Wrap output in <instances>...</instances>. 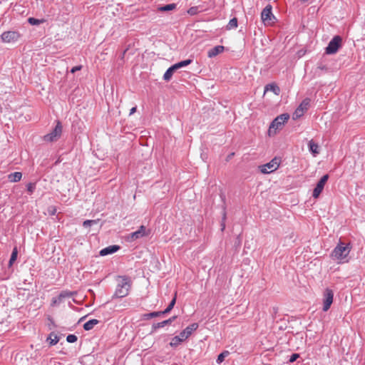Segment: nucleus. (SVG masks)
I'll use <instances>...</instances> for the list:
<instances>
[{
    "mask_svg": "<svg viewBox=\"0 0 365 365\" xmlns=\"http://www.w3.org/2000/svg\"><path fill=\"white\" fill-rule=\"evenodd\" d=\"M117 287L113 297L123 298L129 294L131 287V281L126 276H118L117 279Z\"/></svg>",
    "mask_w": 365,
    "mask_h": 365,
    "instance_id": "obj_1",
    "label": "nucleus"
},
{
    "mask_svg": "<svg viewBox=\"0 0 365 365\" xmlns=\"http://www.w3.org/2000/svg\"><path fill=\"white\" fill-rule=\"evenodd\" d=\"M197 327L198 324L197 323H192L189 325L182 331L178 336H175L172 339L170 345L171 346H177L182 341L187 339L192 334V331H195Z\"/></svg>",
    "mask_w": 365,
    "mask_h": 365,
    "instance_id": "obj_2",
    "label": "nucleus"
},
{
    "mask_svg": "<svg viewBox=\"0 0 365 365\" xmlns=\"http://www.w3.org/2000/svg\"><path fill=\"white\" fill-rule=\"evenodd\" d=\"M289 115L288 113H283L275 118L269 128V135H274L276 130L282 129L284 124L289 120Z\"/></svg>",
    "mask_w": 365,
    "mask_h": 365,
    "instance_id": "obj_3",
    "label": "nucleus"
},
{
    "mask_svg": "<svg viewBox=\"0 0 365 365\" xmlns=\"http://www.w3.org/2000/svg\"><path fill=\"white\" fill-rule=\"evenodd\" d=\"M62 133L61 123L58 120L55 128L48 134L43 136V140L46 142H55L58 140Z\"/></svg>",
    "mask_w": 365,
    "mask_h": 365,
    "instance_id": "obj_4",
    "label": "nucleus"
},
{
    "mask_svg": "<svg viewBox=\"0 0 365 365\" xmlns=\"http://www.w3.org/2000/svg\"><path fill=\"white\" fill-rule=\"evenodd\" d=\"M21 34L17 31H4L1 35L2 42L9 43H15L19 40Z\"/></svg>",
    "mask_w": 365,
    "mask_h": 365,
    "instance_id": "obj_5",
    "label": "nucleus"
},
{
    "mask_svg": "<svg viewBox=\"0 0 365 365\" xmlns=\"http://www.w3.org/2000/svg\"><path fill=\"white\" fill-rule=\"evenodd\" d=\"M342 38L340 36H335L326 48V53L334 54L337 52L341 46Z\"/></svg>",
    "mask_w": 365,
    "mask_h": 365,
    "instance_id": "obj_6",
    "label": "nucleus"
},
{
    "mask_svg": "<svg viewBox=\"0 0 365 365\" xmlns=\"http://www.w3.org/2000/svg\"><path fill=\"white\" fill-rule=\"evenodd\" d=\"M279 158H274L270 162L260 166V171L264 174L272 173L279 168Z\"/></svg>",
    "mask_w": 365,
    "mask_h": 365,
    "instance_id": "obj_7",
    "label": "nucleus"
},
{
    "mask_svg": "<svg viewBox=\"0 0 365 365\" xmlns=\"http://www.w3.org/2000/svg\"><path fill=\"white\" fill-rule=\"evenodd\" d=\"M150 232V230H148L145 226L141 225L138 230L129 234L127 237V240L128 241H133L144 236H148Z\"/></svg>",
    "mask_w": 365,
    "mask_h": 365,
    "instance_id": "obj_8",
    "label": "nucleus"
},
{
    "mask_svg": "<svg viewBox=\"0 0 365 365\" xmlns=\"http://www.w3.org/2000/svg\"><path fill=\"white\" fill-rule=\"evenodd\" d=\"M334 298L333 291L329 288H327L324 292L323 299V311L327 312L329 309Z\"/></svg>",
    "mask_w": 365,
    "mask_h": 365,
    "instance_id": "obj_9",
    "label": "nucleus"
},
{
    "mask_svg": "<svg viewBox=\"0 0 365 365\" xmlns=\"http://www.w3.org/2000/svg\"><path fill=\"white\" fill-rule=\"evenodd\" d=\"M309 106V99L305 98L304 100H303L300 105L295 110L294 113H293V119L296 120L302 117L304 115V112L308 110Z\"/></svg>",
    "mask_w": 365,
    "mask_h": 365,
    "instance_id": "obj_10",
    "label": "nucleus"
},
{
    "mask_svg": "<svg viewBox=\"0 0 365 365\" xmlns=\"http://www.w3.org/2000/svg\"><path fill=\"white\" fill-rule=\"evenodd\" d=\"M329 179V175H323L317 184V186L313 190L312 196L314 198H317L321 192L323 191L324 187Z\"/></svg>",
    "mask_w": 365,
    "mask_h": 365,
    "instance_id": "obj_11",
    "label": "nucleus"
},
{
    "mask_svg": "<svg viewBox=\"0 0 365 365\" xmlns=\"http://www.w3.org/2000/svg\"><path fill=\"white\" fill-rule=\"evenodd\" d=\"M272 7L270 4L267 5L261 13V19L264 24L270 23L274 16L272 12Z\"/></svg>",
    "mask_w": 365,
    "mask_h": 365,
    "instance_id": "obj_12",
    "label": "nucleus"
},
{
    "mask_svg": "<svg viewBox=\"0 0 365 365\" xmlns=\"http://www.w3.org/2000/svg\"><path fill=\"white\" fill-rule=\"evenodd\" d=\"M349 252H331L330 257L337 263H344L349 261Z\"/></svg>",
    "mask_w": 365,
    "mask_h": 365,
    "instance_id": "obj_13",
    "label": "nucleus"
},
{
    "mask_svg": "<svg viewBox=\"0 0 365 365\" xmlns=\"http://www.w3.org/2000/svg\"><path fill=\"white\" fill-rule=\"evenodd\" d=\"M177 318L176 316H173L168 319L164 320L161 322L155 323L152 326V330L150 334L154 333L158 329L164 327L166 325L170 324L175 319Z\"/></svg>",
    "mask_w": 365,
    "mask_h": 365,
    "instance_id": "obj_14",
    "label": "nucleus"
},
{
    "mask_svg": "<svg viewBox=\"0 0 365 365\" xmlns=\"http://www.w3.org/2000/svg\"><path fill=\"white\" fill-rule=\"evenodd\" d=\"M224 50L225 47L223 46H216L208 51L207 56L209 58H213L217 56L218 54L222 53Z\"/></svg>",
    "mask_w": 365,
    "mask_h": 365,
    "instance_id": "obj_15",
    "label": "nucleus"
},
{
    "mask_svg": "<svg viewBox=\"0 0 365 365\" xmlns=\"http://www.w3.org/2000/svg\"><path fill=\"white\" fill-rule=\"evenodd\" d=\"M309 151L313 154L314 156H316L319 153V147L317 143H316L313 140L309 141L308 143Z\"/></svg>",
    "mask_w": 365,
    "mask_h": 365,
    "instance_id": "obj_16",
    "label": "nucleus"
},
{
    "mask_svg": "<svg viewBox=\"0 0 365 365\" xmlns=\"http://www.w3.org/2000/svg\"><path fill=\"white\" fill-rule=\"evenodd\" d=\"M267 91H272L275 95H279L280 92L279 87L275 83H269L264 87V93Z\"/></svg>",
    "mask_w": 365,
    "mask_h": 365,
    "instance_id": "obj_17",
    "label": "nucleus"
},
{
    "mask_svg": "<svg viewBox=\"0 0 365 365\" xmlns=\"http://www.w3.org/2000/svg\"><path fill=\"white\" fill-rule=\"evenodd\" d=\"M22 173L21 172H15L8 175V180L11 182H17L21 180Z\"/></svg>",
    "mask_w": 365,
    "mask_h": 365,
    "instance_id": "obj_18",
    "label": "nucleus"
},
{
    "mask_svg": "<svg viewBox=\"0 0 365 365\" xmlns=\"http://www.w3.org/2000/svg\"><path fill=\"white\" fill-rule=\"evenodd\" d=\"M350 243L344 244L340 242L333 250V251H350L351 250Z\"/></svg>",
    "mask_w": 365,
    "mask_h": 365,
    "instance_id": "obj_19",
    "label": "nucleus"
},
{
    "mask_svg": "<svg viewBox=\"0 0 365 365\" xmlns=\"http://www.w3.org/2000/svg\"><path fill=\"white\" fill-rule=\"evenodd\" d=\"M176 68L175 67L174 65H173L172 66H170L166 71L165 73H164L163 75V79L165 81H169L173 75V73L176 71Z\"/></svg>",
    "mask_w": 365,
    "mask_h": 365,
    "instance_id": "obj_20",
    "label": "nucleus"
},
{
    "mask_svg": "<svg viewBox=\"0 0 365 365\" xmlns=\"http://www.w3.org/2000/svg\"><path fill=\"white\" fill-rule=\"evenodd\" d=\"M46 340L47 341H49L50 346H53L58 342L59 337L54 332H51L47 337Z\"/></svg>",
    "mask_w": 365,
    "mask_h": 365,
    "instance_id": "obj_21",
    "label": "nucleus"
},
{
    "mask_svg": "<svg viewBox=\"0 0 365 365\" xmlns=\"http://www.w3.org/2000/svg\"><path fill=\"white\" fill-rule=\"evenodd\" d=\"M99 323V321L95 319H91L83 324V329L86 331L91 330L93 327Z\"/></svg>",
    "mask_w": 365,
    "mask_h": 365,
    "instance_id": "obj_22",
    "label": "nucleus"
},
{
    "mask_svg": "<svg viewBox=\"0 0 365 365\" xmlns=\"http://www.w3.org/2000/svg\"><path fill=\"white\" fill-rule=\"evenodd\" d=\"M163 314H164L163 311L153 312H150V313L143 314V319L147 320V319H150L151 318L158 317Z\"/></svg>",
    "mask_w": 365,
    "mask_h": 365,
    "instance_id": "obj_23",
    "label": "nucleus"
},
{
    "mask_svg": "<svg viewBox=\"0 0 365 365\" xmlns=\"http://www.w3.org/2000/svg\"><path fill=\"white\" fill-rule=\"evenodd\" d=\"M100 220H86L83 222V226L84 228H88L93 225H96L99 223Z\"/></svg>",
    "mask_w": 365,
    "mask_h": 365,
    "instance_id": "obj_24",
    "label": "nucleus"
},
{
    "mask_svg": "<svg viewBox=\"0 0 365 365\" xmlns=\"http://www.w3.org/2000/svg\"><path fill=\"white\" fill-rule=\"evenodd\" d=\"M18 253L19 252H11V255L8 264V269H11V271H13V269H11L12 266L17 259Z\"/></svg>",
    "mask_w": 365,
    "mask_h": 365,
    "instance_id": "obj_25",
    "label": "nucleus"
},
{
    "mask_svg": "<svg viewBox=\"0 0 365 365\" xmlns=\"http://www.w3.org/2000/svg\"><path fill=\"white\" fill-rule=\"evenodd\" d=\"M191 63H192V60L191 59H187V60L178 62V63L174 64V66L176 68V69H178V68H180L182 67L187 66L190 65Z\"/></svg>",
    "mask_w": 365,
    "mask_h": 365,
    "instance_id": "obj_26",
    "label": "nucleus"
},
{
    "mask_svg": "<svg viewBox=\"0 0 365 365\" xmlns=\"http://www.w3.org/2000/svg\"><path fill=\"white\" fill-rule=\"evenodd\" d=\"M175 302H176V294H175V297L173 298V299L170 302L168 307L164 311H163V314H165L169 313L173 309V307L175 304Z\"/></svg>",
    "mask_w": 365,
    "mask_h": 365,
    "instance_id": "obj_27",
    "label": "nucleus"
},
{
    "mask_svg": "<svg viewBox=\"0 0 365 365\" xmlns=\"http://www.w3.org/2000/svg\"><path fill=\"white\" fill-rule=\"evenodd\" d=\"M237 27V19L234 17L230 20L228 24L227 25V29H233Z\"/></svg>",
    "mask_w": 365,
    "mask_h": 365,
    "instance_id": "obj_28",
    "label": "nucleus"
},
{
    "mask_svg": "<svg viewBox=\"0 0 365 365\" xmlns=\"http://www.w3.org/2000/svg\"><path fill=\"white\" fill-rule=\"evenodd\" d=\"M76 294V292H71V291H68V290H63L62 291L59 295L61 296V297L63 299V300L65 299V298H69L71 297H73V295Z\"/></svg>",
    "mask_w": 365,
    "mask_h": 365,
    "instance_id": "obj_29",
    "label": "nucleus"
},
{
    "mask_svg": "<svg viewBox=\"0 0 365 365\" xmlns=\"http://www.w3.org/2000/svg\"><path fill=\"white\" fill-rule=\"evenodd\" d=\"M28 22L31 25H39L40 24L44 22L43 19H37L34 17H30L28 19Z\"/></svg>",
    "mask_w": 365,
    "mask_h": 365,
    "instance_id": "obj_30",
    "label": "nucleus"
},
{
    "mask_svg": "<svg viewBox=\"0 0 365 365\" xmlns=\"http://www.w3.org/2000/svg\"><path fill=\"white\" fill-rule=\"evenodd\" d=\"M228 354H229L228 351H225L222 352L221 354H220L217 359V363L221 364L224 361L225 358L227 356H228Z\"/></svg>",
    "mask_w": 365,
    "mask_h": 365,
    "instance_id": "obj_31",
    "label": "nucleus"
},
{
    "mask_svg": "<svg viewBox=\"0 0 365 365\" xmlns=\"http://www.w3.org/2000/svg\"><path fill=\"white\" fill-rule=\"evenodd\" d=\"M176 7L175 4H169L160 8L162 11H168L174 9Z\"/></svg>",
    "mask_w": 365,
    "mask_h": 365,
    "instance_id": "obj_32",
    "label": "nucleus"
},
{
    "mask_svg": "<svg viewBox=\"0 0 365 365\" xmlns=\"http://www.w3.org/2000/svg\"><path fill=\"white\" fill-rule=\"evenodd\" d=\"M62 302H63V299L58 294L56 297L52 298L51 305L52 307H54V306H56V305L61 304Z\"/></svg>",
    "mask_w": 365,
    "mask_h": 365,
    "instance_id": "obj_33",
    "label": "nucleus"
},
{
    "mask_svg": "<svg viewBox=\"0 0 365 365\" xmlns=\"http://www.w3.org/2000/svg\"><path fill=\"white\" fill-rule=\"evenodd\" d=\"M36 189V183L35 182H29L27 185V191L29 194H32Z\"/></svg>",
    "mask_w": 365,
    "mask_h": 365,
    "instance_id": "obj_34",
    "label": "nucleus"
},
{
    "mask_svg": "<svg viewBox=\"0 0 365 365\" xmlns=\"http://www.w3.org/2000/svg\"><path fill=\"white\" fill-rule=\"evenodd\" d=\"M119 249L118 245H111L102 249L101 251H118Z\"/></svg>",
    "mask_w": 365,
    "mask_h": 365,
    "instance_id": "obj_35",
    "label": "nucleus"
},
{
    "mask_svg": "<svg viewBox=\"0 0 365 365\" xmlns=\"http://www.w3.org/2000/svg\"><path fill=\"white\" fill-rule=\"evenodd\" d=\"M77 339H78L77 336L74 334H69L66 337V341L68 343H74L77 341Z\"/></svg>",
    "mask_w": 365,
    "mask_h": 365,
    "instance_id": "obj_36",
    "label": "nucleus"
},
{
    "mask_svg": "<svg viewBox=\"0 0 365 365\" xmlns=\"http://www.w3.org/2000/svg\"><path fill=\"white\" fill-rule=\"evenodd\" d=\"M198 12V7L193 6L188 9L187 13L190 15H195Z\"/></svg>",
    "mask_w": 365,
    "mask_h": 365,
    "instance_id": "obj_37",
    "label": "nucleus"
},
{
    "mask_svg": "<svg viewBox=\"0 0 365 365\" xmlns=\"http://www.w3.org/2000/svg\"><path fill=\"white\" fill-rule=\"evenodd\" d=\"M298 358H299V354H293L291 355L288 362L289 363H293Z\"/></svg>",
    "mask_w": 365,
    "mask_h": 365,
    "instance_id": "obj_38",
    "label": "nucleus"
},
{
    "mask_svg": "<svg viewBox=\"0 0 365 365\" xmlns=\"http://www.w3.org/2000/svg\"><path fill=\"white\" fill-rule=\"evenodd\" d=\"M81 68H82V66H76L71 68V72L72 73H74L75 72L81 70Z\"/></svg>",
    "mask_w": 365,
    "mask_h": 365,
    "instance_id": "obj_39",
    "label": "nucleus"
},
{
    "mask_svg": "<svg viewBox=\"0 0 365 365\" xmlns=\"http://www.w3.org/2000/svg\"><path fill=\"white\" fill-rule=\"evenodd\" d=\"M226 219V212L224 211V213H223V216H222V228H221V230L223 231L225 227V220Z\"/></svg>",
    "mask_w": 365,
    "mask_h": 365,
    "instance_id": "obj_40",
    "label": "nucleus"
},
{
    "mask_svg": "<svg viewBox=\"0 0 365 365\" xmlns=\"http://www.w3.org/2000/svg\"><path fill=\"white\" fill-rule=\"evenodd\" d=\"M136 109H137V108H136V107H133V108L130 109V113H129V114H130V115L133 114V113L136 111Z\"/></svg>",
    "mask_w": 365,
    "mask_h": 365,
    "instance_id": "obj_41",
    "label": "nucleus"
},
{
    "mask_svg": "<svg viewBox=\"0 0 365 365\" xmlns=\"http://www.w3.org/2000/svg\"><path fill=\"white\" fill-rule=\"evenodd\" d=\"M112 252H99L100 256H106L108 254H111Z\"/></svg>",
    "mask_w": 365,
    "mask_h": 365,
    "instance_id": "obj_42",
    "label": "nucleus"
},
{
    "mask_svg": "<svg viewBox=\"0 0 365 365\" xmlns=\"http://www.w3.org/2000/svg\"><path fill=\"white\" fill-rule=\"evenodd\" d=\"M128 51V48H126V49L123 52V53H122V54H121V56H120V58L121 59H123V58H124V56H125V53H126V51Z\"/></svg>",
    "mask_w": 365,
    "mask_h": 365,
    "instance_id": "obj_43",
    "label": "nucleus"
},
{
    "mask_svg": "<svg viewBox=\"0 0 365 365\" xmlns=\"http://www.w3.org/2000/svg\"><path fill=\"white\" fill-rule=\"evenodd\" d=\"M319 68L322 69V70H324V69H327L326 66H323V65H321V66H319L318 67Z\"/></svg>",
    "mask_w": 365,
    "mask_h": 365,
    "instance_id": "obj_44",
    "label": "nucleus"
},
{
    "mask_svg": "<svg viewBox=\"0 0 365 365\" xmlns=\"http://www.w3.org/2000/svg\"><path fill=\"white\" fill-rule=\"evenodd\" d=\"M13 251H14V252L17 251V249H16V247L14 248Z\"/></svg>",
    "mask_w": 365,
    "mask_h": 365,
    "instance_id": "obj_45",
    "label": "nucleus"
},
{
    "mask_svg": "<svg viewBox=\"0 0 365 365\" xmlns=\"http://www.w3.org/2000/svg\"><path fill=\"white\" fill-rule=\"evenodd\" d=\"M308 1V0H301V1H302V2H306V1Z\"/></svg>",
    "mask_w": 365,
    "mask_h": 365,
    "instance_id": "obj_46",
    "label": "nucleus"
}]
</instances>
